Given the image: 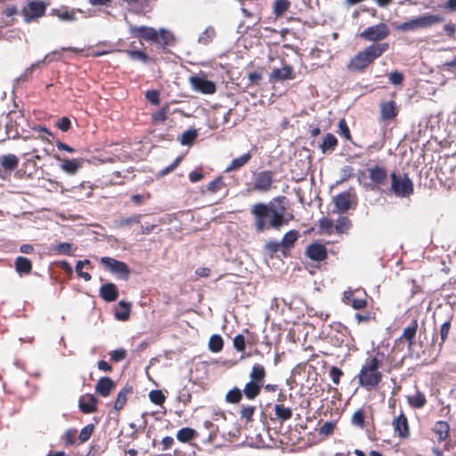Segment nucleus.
Wrapping results in <instances>:
<instances>
[{"label":"nucleus","instance_id":"f257e3e1","mask_svg":"<svg viewBox=\"0 0 456 456\" xmlns=\"http://www.w3.org/2000/svg\"><path fill=\"white\" fill-rule=\"evenodd\" d=\"M286 197L277 196L265 203H256L250 208V214L254 218V226L256 232H262L267 229L279 230L293 219V215H284Z\"/></svg>","mask_w":456,"mask_h":456},{"label":"nucleus","instance_id":"f03ea898","mask_svg":"<svg viewBox=\"0 0 456 456\" xmlns=\"http://www.w3.org/2000/svg\"><path fill=\"white\" fill-rule=\"evenodd\" d=\"M385 355L381 352H377L365 359L359 373L356 376L359 387L367 391L375 390L382 381L383 374L380 370L383 366Z\"/></svg>","mask_w":456,"mask_h":456},{"label":"nucleus","instance_id":"7ed1b4c3","mask_svg":"<svg viewBox=\"0 0 456 456\" xmlns=\"http://www.w3.org/2000/svg\"><path fill=\"white\" fill-rule=\"evenodd\" d=\"M129 34L141 42L145 41L150 44H154L163 51L168 47L174 46L176 43L175 35L165 28L156 29L153 27L130 24Z\"/></svg>","mask_w":456,"mask_h":456},{"label":"nucleus","instance_id":"20e7f679","mask_svg":"<svg viewBox=\"0 0 456 456\" xmlns=\"http://www.w3.org/2000/svg\"><path fill=\"white\" fill-rule=\"evenodd\" d=\"M390 48L389 43L371 44L359 51L346 64L351 72H364L369 66L387 53Z\"/></svg>","mask_w":456,"mask_h":456},{"label":"nucleus","instance_id":"39448f33","mask_svg":"<svg viewBox=\"0 0 456 456\" xmlns=\"http://www.w3.org/2000/svg\"><path fill=\"white\" fill-rule=\"evenodd\" d=\"M275 173L273 170H261L252 173V181L246 184L248 193H266L275 186Z\"/></svg>","mask_w":456,"mask_h":456},{"label":"nucleus","instance_id":"423d86ee","mask_svg":"<svg viewBox=\"0 0 456 456\" xmlns=\"http://www.w3.org/2000/svg\"><path fill=\"white\" fill-rule=\"evenodd\" d=\"M389 178L391 182L389 193L398 198H409L414 193L413 182L408 174H398L394 171L389 174Z\"/></svg>","mask_w":456,"mask_h":456},{"label":"nucleus","instance_id":"0eeeda50","mask_svg":"<svg viewBox=\"0 0 456 456\" xmlns=\"http://www.w3.org/2000/svg\"><path fill=\"white\" fill-rule=\"evenodd\" d=\"M444 20V17L436 14H425L420 17L410 20L396 26L399 31H414L430 28Z\"/></svg>","mask_w":456,"mask_h":456},{"label":"nucleus","instance_id":"6e6552de","mask_svg":"<svg viewBox=\"0 0 456 456\" xmlns=\"http://www.w3.org/2000/svg\"><path fill=\"white\" fill-rule=\"evenodd\" d=\"M390 34L388 26L384 22L366 28L360 33V37L365 41L372 42V44L383 43Z\"/></svg>","mask_w":456,"mask_h":456},{"label":"nucleus","instance_id":"1a4fd4ad","mask_svg":"<svg viewBox=\"0 0 456 456\" xmlns=\"http://www.w3.org/2000/svg\"><path fill=\"white\" fill-rule=\"evenodd\" d=\"M100 263L106 270L118 275L120 279L124 281H127L129 279L131 270L125 262L110 256H102L100 259Z\"/></svg>","mask_w":456,"mask_h":456},{"label":"nucleus","instance_id":"9d476101","mask_svg":"<svg viewBox=\"0 0 456 456\" xmlns=\"http://www.w3.org/2000/svg\"><path fill=\"white\" fill-rule=\"evenodd\" d=\"M345 304L351 305L354 309L360 310L367 306V294L362 289L345 291L343 295Z\"/></svg>","mask_w":456,"mask_h":456},{"label":"nucleus","instance_id":"9b49d317","mask_svg":"<svg viewBox=\"0 0 456 456\" xmlns=\"http://www.w3.org/2000/svg\"><path fill=\"white\" fill-rule=\"evenodd\" d=\"M368 176L375 188H381L386 184L388 173L384 165L376 164L367 168Z\"/></svg>","mask_w":456,"mask_h":456},{"label":"nucleus","instance_id":"f8f14e48","mask_svg":"<svg viewBox=\"0 0 456 456\" xmlns=\"http://www.w3.org/2000/svg\"><path fill=\"white\" fill-rule=\"evenodd\" d=\"M392 426L395 431V434L402 440H407L411 436V429L408 421V418L405 414L401 411V413L395 417L392 421Z\"/></svg>","mask_w":456,"mask_h":456},{"label":"nucleus","instance_id":"ddd939ff","mask_svg":"<svg viewBox=\"0 0 456 456\" xmlns=\"http://www.w3.org/2000/svg\"><path fill=\"white\" fill-rule=\"evenodd\" d=\"M191 87L204 94H213L216 91V84L213 81L207 79L205 76H191L190 77Z\"/></svg>","mask_w":456,"mask_h":456},{"label":"nucleus","instance_id":"4468645a","mask_svg":"<svg viewBox=\"0 0 456 456\" xmlns=\"http://www.w3.org/2000/svg\"><path fill=\"white\" fill-rule=\"evenodd\" d=\"M45 4L40 1H30L22 11L26 22H30L45 15Z\"/></svg>","mask_w":456,"mask_h":456},{"label":"nucleus","instance_id":"2eb2a0df","mask_svg":"<svg viewBox=\"0 0 456 456\" xmlns=\"http://www.w3.org/2000/svg\"><path fill=\"white\" fill-rule=\"evenodd\" d=\"M305 256L312 261L322 262L328 257V250L323 244L314 241L306 247Z\"/></svg>","mask_w":456,"mask_h":456},{"label":"nucleus","instance_id":"dca6fc26","mask_svg":"<svg viewBox=\"0 0 456 456\" xmlns=\"http://www.w3.org/2000/svg\"><path fill=\"white\" fill-rule=\"evenodd\" d=\"M419 323L417 319H413L409 326L403 329L401 337L395 340L396 343L406 341L408 348L411 349L415 344V338L418 330Z\"/></svg>","mask_w":456,"mask_h":456},{"label":"nucleus","instance_id":"f3484780","mask_svg":"<svg viewBox=\"0 0 456 456\" xmlns=\"http://www.w3.org/2000/svg\"><path fill=\"white\" fill-rule=\"evenodd\" d=\"M98 399L92 394L82 395L78 401L80 411L85 414L94 413L97 411Z\"/></svg>","mask_w":456,"mask_h":456},{"label":"nucleus","instance_id":"a211bd4d","mask_svg":"<svg viewBox=\"0 0 456 456\" xmlns=\"http://www.w3.org/2000/svg\"><path fill=\"white\" fill-rule=\"evenodd\" d=\"M116 383L110 377H102L95 385V392L102 396L108 397L115 389Z\"/></svg>","mask_w":456,"mask_h":456},{"label":"nucleus","instance_id":"6ab92c4d","mask_svg":"<svg viewBox=\"0 0 456 456\" xmlns=\"http://www.w3.org/2000/svg\"><path fill=\"white\" fill-rule=\"evenodd\" d=\"M99 295L105 302L116 301L118 297V287L112 282L104 283L100 288Z\"/></svg>","mask_w":456,"mask_h":456},{"label":"nucleus","instance_id":"aec40b11","mask_svg":"<svg viewBox=\"0 0 456 456\" xmlns=\"http://www.w3.org/2000/svg\"><path fill=\"white\" fill-rule=\"evenodd\" d=\"M380 107V118L383 120H391L398 115V108L395 101L382 102Z\"/></svg>","mask_w":456,"mask_h":456},{"label":"nucleus","instance_id":"412c9836","mask_svg":"<svg viewBox=\"0 0 456 456\" xmlns=\"http://www.w3.org/2000/svg\"><path fill=\"white\" fill-rule=\"evenodd\" d=\"M294 77L293 68L289 65H285L281 69H273L270 74L271 82L293 79Z\"/></svg>","mask_w":456,"mask_h":456},{"label":"nucleus","instance_id":"4be33fe9","mask_svg":"<svg viewBox=\"0 0 456 456\" xmlns=\"http://www.w3.org/2000/svg\"><path fill=\"white\" fill-rule=\"evenodd\" d=\"M432 431L436 436L438 443L444 442L450 435V425L447 421L438 420L432 428Z\"/></svg>","mask_w":456,"mask_h":456},{"label":"nucleus","instance_id":"5701e85b","mask_svg":"<svg viewBox=\"0 0 456 456\" xmlns=\"http://www.w3.org/2000/svg\"><path fill=\"white\" fill-rule=\"evenodd\" d=\"M56 159L61 161V169L69 175H75L82 167V160L78 159H61L55 157Z\"/></svg>","mask_w":456,"mask_h":456},{"label":"nucleus","instance_id":"b1692460","mask_svg":"<svg viewBox=\"0 0 456 456\" xmlns=\"http://www.w3.org/2000/svg\"><path fill=\"white\" fill-rule=\"evenodd\" d=\"M51 15L58 17L62 21H73L76 18V12L67 6L53 8L51 10Z\"/></svg>","mask_w":456,"mask_h":456},{"label":"nucleus","instance_id":"393cba45","mask_svg":"<svg viewBox=\"0 0 456 456\" xmlns=\"http://www.w3.org/2000/svg\"><path fill=\"white\" fill-rule=\"evenodd\" d=\"M133 392V387L131 385H126L118 394L114 403V409L116 411L122 410L127 402L128 396L131 395Z\"/></svg>","mask_w":456,"mask_h":456},{"label":"nucleus","instance_id":"a878e982","mask_svg":"<svg viewBox=\"0 0 456 456\" xmlns=\"http://www.w3.org/2000/svg\"><path fill=\"white\" fill-rule=\"evenodd\" d=\"M334 204L340 212L347 211L351 207V194L348 191H343L334 198Z\"/></svg>","mask_w":456,"mask_h":456},{"label":"nucleus","instance_id":"bb28decb","mask_svg":"<svg viewBox=\"0 0 456 456\" xmlns=\"http://www.w3.org/2000/svg\"><path fill=\"white\" fill-rule=\"evenodd\" d=\"M266 377V370L264 365L260 363L253 364L249 372V379L251 381L258 383L264 387L265 379Z\"/></svg>","mask_w":456,"mask_h":456},{"label":"nucleus","instance_id":"cd10ccee","mask_svg":"<svg viewBox=\"0 0 456 456\" xmlns=\"http://www.w3.org/2000/svg\"><path fill=\"white\" fill-rule=\"evenodd\" d=\"M132 304L124 300L118 302L115 310V318L118 321L125 322L130 317Z\"/></svg>","mask_w":456,"mask_h":456},{"label":"nucleus","instance_id":"c85d7f7f","mask_svg":"<svg viewBox=\"0 0 456 456\" xmlns=\"http://www.w3.org/2000/svg\"><path fill=\"white\" fill-rule=\"evenodd\" d=\"M262 387V385L249 380L245 384L242 393L248 400H254L260 395Z\"/></svg>","mask_w":456,"mask_h":456},{"label":"nucleus","instance_id":"c756f323","mask_svg":"<svg viewBox=\"0 0 456 456\" xmlns=\"http://www.w3.org/2000/svg\"><path fill=\"white\" fill-rule=\"evenodd\" d=\"M338 144L337 137L333 134L328 133L324 135L322 142L320 144V149L322 153H326L327 151H333Z\"/></svg>","mask_w":456,"mask_h":456},{"label":"nucleus","instance_id":"7c9ffc66","mask_svg":"<svg viewBox=\"0 0 456 456\" xmlns=\"http://www.w3.org/2000/svg\"><path fill=\"white\" fill-rule=\"evenodd\" d=\"M252 158L250 152L244 153L243 155L234 159L229 164V166L225 168L226 173H230L235 170L240 169L243 166H245Z\"/></svg>","mask_w":456,"mask_h":456},{"label":"nucleus","instance_id":"2f4dec72","mask_svg":"<svg viewBox=\"0 0 456 456\" xmlns=\"http://www.w3.org/2000/svg\"><path fill=\"white\" fill-rule=\"evenodd\" d=\"M15 269L18 273L20 275L22 274H28L31 273L32 270V263L31 261L24 256H18L15 259Z\"/></svg>","mask_w":456,"mask_h":456},{"label":"nucleus","instance_id":"473e14b6","mask_svg":"<svg viewBox=\"0 0 456 456\" xmlns=\"http://www.w3.org/2000/svg\"><path fill=\"white\" fill-rule=\"evenodd\" d=\"M351 424L361 429L367 427L368 421L366 420V412L364 409L360 408L354 412L351 418Z\"/></svg>","mask_w":456,"mask_h":456},{"label":"nucleus","instance_id":"72a5a7b5","mask_svg":"<svg viewBox=\"0 0 456 456\" xmlns=\"http://www.w3.org/2000/svg\"><path fill=\"white\" fill-rule=\"evenodd\" d=\"M94 188L89 183H83L80 185L74 187L73 193L78 200H82L93 196Z\"/></svg>","mask_w":456,"mask_h":456},{"label":"nucleus","instance_id":"f704fd0d","mask_svg":"<svg viewBox=\"0 0 456 456\" xmlns=\"http://www.w3.org/2000/svg\"><path fill=\"white\" fill-rule=\"evenodd\" d=\"M0 164L5 170L12 171L18 167L19 159L14 154L3 155L0 158Z\"/></svg>","mask_w":456,"mask_h":456},{"label":"nucleus","instance_id":"c9c22d12","mask_svg":"<svg viewBox=\"0 0 456 456\" xmlns=\"http://www.w3.org/2000/svg\"><path fill=\"white\" fill-rule=\"evenodd\" d=\"M299 233L297 230H290L286 232L281 241L284 249H289L294 247L295 242L297 240Z\"/></svg>","mask_w":456,"mask_h":456},{"label":"nucleus","instance_id":"e433bc0d","mask_svg":"<svg viewBox=\"0 0 456 456\" xmlns=\"http://www.w3.org/2000/svg\"><path fill=\"white\" fill-rule=\"evenodd\" d=\"M275 416L280 422H284L291 419L292 410L289 407H285L283 404L274 405Z\"/></svg>","mask_w":456,"mask_h":456},{"label":"nucleus","instance_id":"4c0bfd02","mask_svg":"<svg viewBox=\"0 0 456 456\" xmlns=\"http://www.w3.org/2000/svg\"><path fill=\"white\" fill-rule=\"evenodd\" d=\"M197 436L198 433L193 428H183L180 430H178L176 434V438L181 443H188L192 439L196 438Z\"/></svg>","mask_w":456,"mask_h":456},{"label":"nucleus","instance_id":"58836bf2","mask_svg":"<svg viewBox=\"0 0 456 456\" xmlns=\"http://www.w3.org/2000/svg\"><path fill=\"white\" fill-rule=\"evenodd\" d=\"M351 226V220L347 216H341L337 219L336 224H334V229L337 233L342 234L346 233Z\"/></svg>","mask_w":456,"mask_h":456},{"label":"nucleus","instance_id":"ea45409f","mask_svg":"<svg viewBox=\"0 0 456 456\" xmlns=\"http://www.w3.org/2000/svg\"><path fill=\"white\" fill-rule=\"evenodd\" d=\"M408 403L411 407L420 409L427 403V399L424 393L417 391L414 395L408 396Z\"/></svg>","mask_w":456,"mask_h":456},{"label":"nucleus","instance_id":"a19ab883","mask_svg":"<svg viewBox=\"0 0 456 456\" xmlns=\"http://www.w3.org/2000/svg\"><path fill=\"white\" fill-rule=\"evenodd\" d=\"M124 52L132 61H139L144 64L151 61V57L142 50H126Z\"/></svg>","mask_w":456,"mask_h":456},{"label":"nucleus","instance_id":"79ce46f5","mask_svg":"<svg viewBox=\"0 0 456 456\" xmlns=\"http://www.w3.org/2000/svg\"><path fill=\"white\" fill-rule=\"evenodd\" d=\"M224 348V340L220 335H212L208 341V349L212 353H219Z\"/></svg>","mask_w":456,"mask_h":456},{"label":"nucleus","instance_id":"37998d69","mask_svg":"<svg viewBox=\"0 0 456 456\" xmlns=\"http://www.w3.org/2000/svg\"><path fill=\"white\" fill-rule=\"evenodd\" d=\"M290 6L289 0H275L273 6V12L276 17H281Z\"/></svg>","mask_w":456,"mask_h":456},{"label":"nucleus","instance_id":"c03bdc74","mask_svg":"<svg viewBox=\"0 0 456 456\" xmlns=\"http://www.w3.org/2000/svg\"><path fill=\"white\" fill-rule=\"evenodd\" d=\"M243 396L242 391L239 387H233L229 390L225 395V400L229 403H239Z\"/></svg>","mask_w":456,"mask_h":456},{"label":"nucleus","instance_id":"a18cd8bd","mask_svg":"<svg viewBox=\"0 0 456 456\" xmlns=\"http://www.w3.org/2000/svg\"><path fill=\"white\" fill-rule=\"evenodd\" d=\"M73 249V244L69 242H61L53 247V250L57 255L71 256Z\"/></svg>","mask_w":456,"mask_h":456},{"label":"nucleus","instance_id":"49530a36","mask_svg":"<svg viewBox=\"0 0 456 456\" xmlns=\"http://www.w3.org/2000/svg\"><path fill=\"white\" fill-rule=\"evenodd\" d=\"M216 37V30L213 28H207L199 37V43L202 45H208Z\"/></svg>","mask_w":456,"mask_h":456},{"label":"nucleus","instance_id":"de8ad7c7","mask_svg":"<svg viewBox=\"0 0 456 456\" xmlns=\"http://www.w3.org/2000/svg\"><path fill=\"white\" fill-rule=\"evenodd\" d=\"M256 409V406L253 405H242L240 411V418L241 419H245L247 422H251L253 420Z\"/></svg>","mask_w":456,"mask_h":456},{"label":"nucleus","instance_id":"09e8293b","mask_svg":"<svg viewBox=\"0 0 456 456\" xmlns=\"http://www.w3.org/2000/svg\"><path fill=\"white\" fill-rule=\"evenodd\" d=\"M91 265V263L87 259L79 260L77 262V265H76V272H77V275L79 277H81L82 279H84L86 281H89L92 279V276L89 273L83 272L82 268L84 265Z\"/></svg>","mask_w":456,"mask_h":456},{"label":"nucleus","instance_id":"8fccbe9b","mask_svg":"<svg viewBox=\"0 0 456 456\" xmlns=\"http://www.w3.org/2000/svg\"><path fill=\"white\" fill-rule=\"evenodd\" d=\"M151 402L156 405H162L166 401V395L159 389L151 390L149 393Z\"/></svg>","mask_w":456,"mask_h":456},{"label":"nucleus","instance_id":"3c124183","mask_svg":"<svg viewBox=\"0 0 456 456\" xmlns=\"http://www.w3.org/2000/svg\"><path fill=\"white\" fill-rule=\"evenodd\" d=\"M337 132L346 141H352V134L345 118L339 120Z\"/></svg>","mask_w":456,"mask_h":456},{"label":"nucleus","instance_id":"603ef678","mask_svg":"<svg viewBox=\"0 0 456 456\" xmlns=\"http://www.w3.org/2000/svg\"><path fill=\"white\" fill-rule=\"evenodd\" d=\"M94 430V424H88L86 426H85L79 435H78V441H79V444H84L86 443L87 440H89V438L91 437V436L93 435V432Z\"/></svg>","mask_w":456,"mask_h":456},{"label":"nucleus","instance_id":"864d4df0","mask_svg":"<svg viewBox=\"0 0 456 456\" xmlns=\"http://www.w3.org/2000/svg\"><path fill=\"white\" fill-rule=\"evenodd\" d=\"M198 133L196 130H187L182 134L181 143L183 145H190L197 138Z\"/></svg>","mask_w":456,"mask_h":456},{"label":"nucleus","instance_id":"5fc2aeb1","mask_svg":"<svg viewBox=\"0 0 456 456\" xmlns=\"http://www.w3.org/2000/svg\"><path fill=\"white\" fill-rule=\"evenodd\" d=\"M168 111V105L163 106L160 110L152 114V121L154 123L164 122L167 118Z\"/></svg>","mask_w":456,"mask_h":456},{"label":"nucleus","instance_id":"6e6d98bb","mask_svg":"<svg viewBox=\"0 0 456 456\" xmlns=\"http://www.w3.org/2000/svg\"><path fill=\"white\" fill-rule=\"evenodd\" d=\"M223 187H224V183L223 177L218 176V177L215 178L214 180H212L208 184V191L212 193H216V192L219 191Z\"/></svg>","mask_w":456,"mask_h":456},{"label":"nucleus","instance_id":"4d7b16f0","mask_svg":"<svg viewBox=\"0 0 456 456\" xmlns=\"http://www.w3.org/2000/svg\"><path fill=\"white\" fill-rule=\"evenodd\" d=\"M329 375L334 385L338 386L340 383L341 377L344 376V372L341 369L337 366H332L330 369Z\"/></svg>","mask_w":456,"mask_h":456},{"label":"nucleus","instance_id":"13d9d810","mask_svg":"<svg viewBox=\"0 0 456 456\" xmlns=\"http://www.w3.org/2000/svg\"><path fill=\"white\" fill-rule=\"evenodd\" d=\"M282 248L281 242L270 240L266 242L265 245V251L269 254L271 257L273 256L274 254H276L280 248Z\"/></svg>","mask_w":456,"mask_h":456},{"label":"nucleus","instance_id":"bf43d9fd","mask_svg":"<svg viewBox=\"0 0 456 456\" xmlns=\"http://www.w3.org/2000/svg\"><path fill=\"white\" fill-rule=\"evenodd\" d=\"M233 346L238 352H244L246 348L245 337L242 334H238L233 338Z\"/></svg>","mask_w":456,"mask_h":456},{"label":"nucleus","instance_id":"052dcab7","mask_svg":"<svg viewBox=\"0 0 456 456\" xmlns=\"http://www.w3.org/2000/svg\"><path fill=\"white\" fill-rule=\"evenodd\" d=\"M403 79H404V76L403 73L397 71V70H395V71H392L389 75H388V80L389 82L392 84V85H395V86H398V85H402L403 82Z\"/></svg>","mask_w":456,"mask_h":456},{"label":"nucleus","instance_id":"680f3d73","mask_svg":"<svg viewBox=\"0 0 456 456\" xmlns=\"http://www.w3.org/2000/svg\"><path fill=\"white\" fill-rule=\"evenodd\" d=\"M319 226L321 229L325 231L327 233H332V230L334 228L333 221L327 217H322L319 221Z\"/></svg>","mask_w":456,"mask_h":456},{"label":"nucleus","instance_id":"e2e57ef3","mask_svg":"<svg viewBox=\"0 0 456 456\" xmlns=\"http://www.w3.org/2000/svg\"><path fill=\"white\" fill-rule=\"evenodd\" d=\"M126 350L124 348L116 349L110 352V360L115 362H118L126 357Z\"/></svg>","mask_w":456,"mask_h":456},{"label":"nucleus","instance_id":"0e129e2a","mask_svg":"<svg viewBox=\"0 0 456 456\" xmlns=\"http://www.w3.org/2000/svg\"><path fill=\"white\" fill-rule=\"evenodd\" d=\"M141 215H134L127 218H122L118 221V226L124 227L131 225L132 224H139L141 220Z\"/></svg>","mask_w":456,"mask_h":456},{"label":"nucleus","instance_id":"69168bd1","mask_svg":"<svg viewBox=\"0 0 456 456\" xmlns=\"http://www.w3.org/2000/svg\"><path fill=\"white\" fill-rule=\"evenodd\" d=\"M77 429H68L63 436L66 445H74L76 444Z\"/></svg>","mask_w":456,"mask_h":456},{"label":"nucleus","instance_id":"338daca9","mask_svg":"<svg viewBox=\"0 0 456 456\" xmlns=\"http://www.w3.org/2000/svg\"><path fill=\"white\" fill-rule=\"evenodd\" d=\"M450 330H451V321H446L444 323L442 324L441 329H440V335H441L440 345H443L445 342V340L447 339Z\"/></svg>","mask_w":456,"mask_h":456},{"label":"nucleus","instance_id":"774afa93","mask_svg":"<svg viewBox=\"0 0 456 456\" xmlns=\"http://www.w3.org/2000/svg\"><path fill=\"white\" fill-rule=\"evenodd\" d=\"M146 99L152 104L158 105L159 103V93L157 90H149L145 93Z\"/></svg>","mask_w":456,"mask_h":456}]
</instances>
